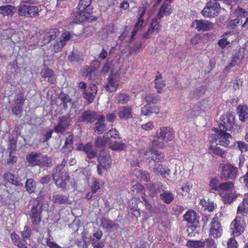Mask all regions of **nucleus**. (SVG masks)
Returning a JSON list of instances; mask_svg holds the SVG:
<instances>
[{"label": "nucleus", "mask_w": 248, "mask_h": 248, "mask_svg": "<svg viewBox=\"0 0 248 248\" xmlns=\"http://www.w3.org/2000/svg\"><path fill=\"white\" fill-rule=\"evenodd\" d=\"M71 35L69 32L64 33L60 38V43H64V46L65 45L67 42L70 40Z\"/></svg>", "instance_id": "052dcab7"}, {"label": "nucleus", "mask_w": 248, "mask_h": 248, "mask_svg": "<svg viewBox=\"0 0 248 248\" xmlns=\"http://www.w3.org/2000/svg\"><path fill=\"white\" fill-rule=\"evenodd\" d=\"M219 192L220 191H228L232 190L234 187L233 184L231 182H227L219 184Z\"/></svg>", "instance_id": "3c124183"}, {"label": "nucleus", "mask_w": 248, "mask_h": 248, "mask_svg": "<svg viewBox=\"0 0 248 248\" xmlns=\"http://www.w3.org/2000/svg\"><path fill=\"white\" fill-rule=\"evenodd\" d=\"M26 190L30 193H33L35 191L36 186L32 179L27 180L25 184Z\"/></svg>", "instance_id": "09e8293b"}, {"label": "nucleus", "mask_w": 248, "mask_h": 248, "mask_svg": "<svg viewBox=\"0 0 248 248\" xmlns=\"http://www.w3.org/2000/svg\"><path fill=\"white\" fill-rule=\"evenodd\" d=\"M209 186L210 190L218 191L219 184L218 179L215 177L211 178L209 184Z\"/></svg>", "instance_id": "864d4df0"}, {"label": "nucleus", "mask_w": 248, "mask_h": 248, "mask_svg": "<svg viewBox=\"0 0 248 248\" xmlns=\"http://www.w3.org/2000/svg\"><path fill=\"white\" fill-rule=\"evenodd\" d=\"M236 194L232 192H226L222 196L223 201L226 204H230L236 198Z\"/></svg>", "instance_id": "37998d69"}, {"label": "nucleus", "mask_w": 248, "mask_h": 248, "mask_svg": "<svg viewBox=\"0 0 248 248\" xmlns=\"http://www.w3.org/2000/svg\"><path fill=\"white\" fill-rule=\"evenodd\" d=\"M41 75L44 78H48V81L52 83H54L55 80L52 78L53 72L50 69H43L41 72Z\"/></svg>", "instance_id": "79ce46f5"}, {"label": "nucleus", "mask_w": 248, "mask_h": 248, "mask_svg": "<svg viewBox=\"0 0 248 248\" xmlns=\"http://www.w3.org/2000/svg\"><path fill=\"white\" fill-rule=\"evenodd\" d=\"M116 100L119 104H125L130 100V97L126 93H120L117 94Z\"/></svg>", "instance_id": "a18cd8bd"}, {"label": "nucleus", "mask_w": 248, "mask_h": 248, "mask_svg": "<svg viewBox=\"0 0 248 248\" xmlns=\"http://www.w3.org/2000/svg\"><path fill=\"white\" fill-rule=\"evenodd\" d=\"M230 230L233 236H239L245 231L246 220L244 217L237 215L230 224Z\"/></svg>", "instance_id": "7ed1b4c3"}, {"label": "nucleus", "mask_w": 248, "mask_h": 248, "mask_svg": "<svg viewBox=\"0 0 248 248\" xmlns=\"http://www.w3.org/2000/svg\"><path fill=\"white\" fill-rule=\"evenodd\" d=\"M42 207L38 204L33 206L30 214L31 222L33 224H38L41 220Z\"/></svg>", "instance_id": "4468645a"}, {"label": "nucleus", "mask_w": 248, "mask_h": 248, "mask_svg": "<svg viewBox=\"0 0 248 248\" xmlns=\"http://www.w3.org/2000/svg\"><path fill=\"white\" fill-rule=\"evenodd\" d=\"M78 149L86 152L90 159L93 158L96 155V153L92 151V145L91 143H88L85 145L80 144L78 146Z\"/></svg>", "instance_id": "393cba45"}, {"label": "nucleus", "mask_w": 248, "mask_h": 248, "mask_svg": "<svg viewBox=\"0 0 248 248\" xmlns=\"http://www.w3.org/2000/svg\"><path fill=\"white\" fill-rule=\"evenodd\" d=\"M118 116L121 119L127 120L133 117L132 108L129 106H124L120 108Z\"/></svg>", "instance_id": "5701e85b"}, {"label": "nucleus", "mask_w": 248, "mask_h": 248, "mask_svg": "<svg viewBox=\"0 0 248 248\" xmlns=\"http://www.w3.org/2000/svg\"><path fill=\"white\" fill-rule=\"evenodd\" d=\"M200 203L205 210H208L209 212H212L216 207V205H215L214 202L210 201L209 200L202 199L200 201Z\"/></svg>", "instance_id": "4c0bfd02"}, {"label": "nucleus", "mask_w": 248, "mask_h": 248, "mask_svg": "<svg viewBox=\"0 0 248 248\" xmlns=\"http://www.w3.org/2000/svg\"><path fill=\"white\" fill-rule=\"evenodd\" d=\"M174 138V132L169 126L161 127L157 135L152 141V145L158 148L165 147L166 143L171 141Z\"/></svg>", "instance_id": "f257e3e1"}, {"label": "nucleus", "mask_w": 248, "mask_h": 248, "mask_svg": "<svg viewBox=\"0 0 248 248\" xmlns=\"http://www.w3.org/2000/svg\"><path fill=\"white\" fill-rule=\"evenodd\" d=\"M109 148L113 151H122L126 148L125 143L119 141H111L109 143Z\"/></svg>", "instance_id": "e433bc0d"}, {"label": "nucleus", "mask_w": 248, "mask_h": 248, "mask_svg": "<svg viewBox=\"0 0 248 248\" xmlns=\"http://www.w3.org/2000/svg\"><path fill=\"white\" fill-rule=\"evenodd\" d=\"M83 76L89 80H95L97 76V71L95 68L88 67L83 72Z\"/></svg>", "instance_id": "72a5a7b5"}, {"label": "nucleus", "mask_w": 248, "mask_h": 248, "mask_svg": "<svg viewBox=\"0 0 248 248\" xmlns=\"http://www.w3.org/2000/svg\"><path fill=\"white\" fill-rule=\"evenodd\" d=\"M100 188L99 183L96 179H94L91 186V191H92L93 193H96L97 190L100 189Z\"/></svg>", "instance_id": "0e129e2a"}, {"label": "nucleus", "mask_w": 248, "mask_h": 248, "mask_svg": "<svg viewBox=\"0 0 248 248\" xmlns=\"http://www.w3.org/2000/svg\"><path fill=\"white\" fill-rule=\"evenodd\" d=\"M46 244L50 248H62L57 243L52 241L50 238H47L46 241Z\"/></svg>", "instance_id": "69168bd1"}, {"label": "nucleus", "mask_w": 248, "mask_h": 248, "mask_svg": "<svg viewBox=\"0 0 248 248\" xmlns=\"http://www.w3.org/2000/svg\"><path fill=\"white\" fill-rule=\"evenodd\" d=\"M223 229L217 217H214L210 225L209 234L215 238H217L222 235Z\"/></svg>", "instance_id": "9d476101"}, {"label": "nucleus", "mask_w": 248, "mask_h": 248, "mask_svg": "<svg viewBox=\"0 0 248 248\" xmlns=\"http://www.w3.org/2000/svg\"><path fill=\"white\" fill-rule=\"evenodd\" d=\"M142 96L148 104H156L160 100L159 95L150 93H147Z\"/></svg>", "instance_id": "58836bf2"}, {"label": "nucleus", "mask_w": 248, "mask_h": 248, "mask_svg": "<svg viewBox=\"0 0 248 248\" xmlns=\"http://www.w3.org/2000/svg\"><path fill=\"white\" fill-rule=\"evenodd\" d=\"M114 32V27L112 25H108L103 28L99 33V37L101 40H106L108 36Z\"/></svg>", "instance_id": "bb28decb"}, {"label": "nucleus", "mask_w": 248, "mask_h": 248, "mask_svg": "<svg viewBox=\"0 0 248 248\" xmlns=\"http://www.w3.org/2000/svg\"><path fill=\"white\" fill-rule=\"evenodd\" d=\"M59 34L60 31L57 29H52L45 32L42 38L44 45L48 44L51 40H54L59 35Z\"/></svg>", "instance_id": "aec40b11"}, {"label": "nucleus", "mask_w": 248, "mask_h": 248, "mask_svg": "<svg viewBox=\"0 0 248 248\" xmlns=\"http://www.w3.org/2000/svg\"><path fill=\"white\" fill-rule=\"evenodd\" d=\"M202 247L203 248H216V245L215 240L211 238H207L202 241Z\"/></svg>", "instance_id": "5fc2aeb1"}, {"label": "nucleus", "mask_w": 248, "mask_h": 248, "mask_svg": "<svg viewBox=\"0 0 248 248\" xmlns=\"http://www.w3.org/2000/svg\"><path fill=\"white\" fill-rule=\"evenodd\" d=\"M237 168L230 164H224L221 167L220 178L222 179H233L237 176Z\"/></svg>", "instance_id": "423d86ee"}, {"label": "nucleus", "mask_w": 248, "mask_h": 248, "mask_svg": "<svg viewBox=\"0 0 248 248\" xmlns=\"http://www.w3.org/2000/svg\"><path fill=\"white\" fill-rule=\"evenodd\" d=\"M92 0H80L78 5V15L76 18L79 22H82L89 17L90 13L85 11L91 3Z\"/></svg>", "instance_id": "1a4fd4ad"}, {"label": "nucleus", "mask_w": 248, "mask_h": 248, "mask_svg": "<svg viewBox=\"0 0 248 248\" xmlns=\"http://www.w3.org/2000/svg\"><path fill=\"white\" fill-rule=\"evenodd\" d=\"M101 226L104 229H109L116 226V224L112 221L105 218L102 220Z\"/></svg>", "instance_id": "6e6d98bb"}, {"label": "nucleus", "mask_w": 248, "mask_h": 248, "mask_svg": "<svg viewBox=\"0 0 248 248\" xmlns=\"http://www.w3.org/2000/svg\"><path fill=\"white\" fill-rule=\"evenodd\" d=\"M237 113L240 120L245 121L248 118V107L247 106H239L237 107Z\"/></svg>", "instance_id": "473e14b6"}, {"label": "nucleus", "mask_w": 248, "mask_h": 248, "mask_svg": "<svg viewBox=\"0 0 248 248\" xmlns=\"http://www.w3.org/2000/svg\"><path fill=\"white\" fill-rule=\"evenodd\" d=\"M160 199L166 203H170L174 199L172 193L169 191H164L160 195Z\"/></svg>", "instance_id": "a19ab883"}, {"label": "nucleus", "mask_w": 248, "mask_h": 248, "mask_svg": "<svg viewBox=\"0 0 248 248\" xmlns=\"http://www.w3.org/2000/svg\"><path fill=\"white\" fill-rule=\"evenodd\" d=\"M220 9V6L218 2L210 1L202 11V14L204 17H213L218 14Z\"/></svg>", "instance_id": "39448f33"}, {"label": "nucleus", "mask_w": 248, "mask_h": 248, "mask_svg": "<svg viewBox=\"0 0 248 248\" xmlns=\"http://www.w3.org/2000/svg\"><path fill=\"white\" fill-rule=\"evenodd\" d=\"M118 86V78L116 74H111L108 78V83L106 88L108 91L114 92Z\"/></svg>", "instance_id": "4be33fe9"}, {"label": "nucleus", "mask_w": 248, "mask_h": 248, "mask_svg": "<svg viewBox=\"0 0 248 248\" xmlns=\"http://www.w3.org/2000/svg\"><path fill=\"white\" fill-rule=\"evenodd\" d=\"M184 219L187 222L191 224H197L199 222V217L196 212L192 210L188 211L184 215Z\"/></svg>", "instance_id": "cd10ccee"}, {"label": "nucleus", "mask_w": 248, "mask_h": 248, "mask_svg": "<svg viewBox=\"0 0 248 248\" xmlns=\"http://www.w3.org/2000/svg\"><path fill=\"white\" fill-rule=\"evenodd\" d=\"M65 164L66 162L63 160L62 164L57 166L55 171L52 174L56 186L62 189L65 187L66 181L69 179L68 174L66 172L62 171Z\"/></svg>", "instance_id": "f03ea898"}, {"label": "nucleus", "mask_w": 248, "mask_h": 248, "mask_svg": "<svg viewBox=\"0 0 248 248\" xmlns=\"http://www.w3.org/2000/svg\"><path fill=\"white\" fill-rule=\"evenodd\" d=\"M99 166L107 170L110 167L111 164V159L109 154L102 151L99 154L98 158Z\"/></svg>", "instance_id": "dca6fc26"}, {"label": "nucleus", "mask_w": 248, "mask_h": 248, "mask_svg": "<svg viewBox=\"0 0 248 248\" xmlns=\"http://www.w3.org/2000/svg\"><path fill=\"white\" fill-rule=\"evenodd\" d=\"M107 133L109 134L111 138L121 139L118 131L115 128H112Z\"/></svg>", "instance_id": "774afa93"}, {"label": "nucleus", "mask_w": 248, "mask_h": 248, "mask_svg": "<svg viewBox=\"0 0 248 248\" xmlns=\"http://www.w3.org/2000/svg\"><path fill=\"white\" fill-rule=\"evenodd\" d=\"M243 59L242 55L239 54H236L232 58V59L230 64L227 67V69H230L233 66H235L240 63Z\"/></svg>", "instance_id": "de8ad7c7"}, {"label": "nucleus", "mask_w": 248, "mask_h": 248, "mask_svg": "<svg viewBox=\"0 0 248 248\" xmlns=\"http://www.w3.org/2000/svg\"><path fill=\"white\" fill-rule=\"evenodd\" d=\"M192 26L199 31L211 30L214 26L213 23L204 20H195Z\"/></svg>", "instance_id": "ddd939ff"}, {"label": "nucleus", "mask_w": 248, "mask_h": 248, "mask_svg": "<svg viewBox=\"0 0 248 248\" xmlns=\"http://www.w3.org/2000/svg\"><path fill=\"white\" fill-rule=\"evenodd\" d=\"M210 154L217 155L222 158H226L227 153L217 146L210 145L208 148Z\"/></svg>", "instance_id": "f704fd0d"}, {"label": "nucleus", "mask_w": 248, "mask_h": 248, "mask_svg": "<svg viewBox=\"0 0 248 248\" xmlns=\"http://www.w3.org/2000/svg\"><path fill=\"white\" fill-rule=\"evenodd\" d=\"M105 117L103 115L99 116L97 121L94 124V129L95 132H97L100 134L103 133L106 129V124L104 123Z\"/></svg>", "instance_id": "a878e982"}, {"label": "nucleus", "mask_w": 248, "mask_h": 248, "mask_svg": "<svg viewBox=\"0 0 248 248\" xmlns=\"http://www.w3.org/2000/svg\"><path fill=\"white\" fill-rule=\"evenodd\" d=\"M186 246L191 248H202V241H187Z\"/></svg>", "instance_id": "4d7b16f0"}, {"label": "nucleus", "mask_w": 248, "mask_h": 248, "mask_svg": "<svg viewBox=\"0 0 248 248\" xmlns=\"http://www.w3.org/2000/svg\"><path fill=\"white\" fill-rule=\"evenodd\" d=\"M16 10V7L11 5L0 6V13L3 16H12Z\"/></svg>", "instance_id": "c85d7f7f"}, {"label": "nucleus", "mask_w": 248, "mask_h": 248, "mask_svg": "<svg viewBox=\"0 0 248 248\" xmlns=\"http://www.w3.org/2000/svg\"><path fill=\"white\" fill-rule=\"evenodd\" d=\"M155 146L152 145V147L149 150H147L144 153V155L146 159L154 161L156 162H161L163 161L165 155L160 151L155 150L153 148Z\"/></svg>", "instance_id": "f8f14e48"}, {"label": "nucleus", "mask_w": 248, "mask_h": 248, "mask_svg": "<svg viewBox=\"0 0 248 248\" xmlns=\"http://www.w3.org/2000/svg\"><path fill=\"white\" fill-rule=\"evenodd\" d=\"M141 128L145 131L151 130L154 127V124L153 122H149L141 126Z\"/></svg>", "instance_id": "338daca9"}, {"label": "nucleus", "mask_w": 248, "mask_h": 248, "mask_svg": "<svg viewBox=\"0 0 248 248\" xmlns=\"http://www.w3.org/2000/svg\"><path fill=\"white\" fill-rule=\"evenodd\" d=\"M155 88L157 89V93H161V89L165 87L166 83L161 75H157L155 77Z\"/></svg>", "instance_id": "ea45409f"}, {"label": "nucleus", "mask_w": 248, "mask_h": 248, "mask_svg": "<svg viewBox=\"0 0 248 248\" xmlns=\"http://www.w3.org/2000/svg\"><path fill=\"white\" fill-rule=\"evenodd\" d=\"M31 233V230L28 227L25 226L24 227V229L22 232V235L23 237L24 241L29 238Z\"/></svg>", "instance_id": "bf43d9fd"}, {"label": "nucleus", "mask_w": 248, "mask_h": 248, "mask_svg": "<svg viewBox=\"0 0 248 248\" xmlns=\"http://www.w3.org/2000/svg\"><path fill=\"white\" fill-rule=\"evenodd\" d=\"M60 98L62 102L63 106L66 108L67 107V104L70 103L71 99L69 96L65 94H61L60 96Z\"/></svg>", "instance_id": "680f3d73"}, {"label": "nucleus", "mask_w": 248, "mask_h": 248, "mask_svg": "<svg viewBox=\"0 0 248 248\" xmlns=\"http://www.w3.org/2000/svg\"><path fill=\"white\" fill-rule=\"evenodd\" d=\"M234 14L237 17L232 20V24L234 26L241 25L243 22L242 18H246L245 22L242 25V27L244 28L246 26L248 22V12L242 8H238L235 10Z\"/></svg>", "instance_id": "9b49d317"}, {"label": "nucleus", "mask_w": 248, "mask_h": 248, "mask_svg": "<svg viewBox=\"0 0 248 248\" xmlns=\"http://www.w3.org/2000/svg\"><path fill=\"white\" fill-rule=\"evenodd\" d=\"M64 46V43H60V40L57 41L50 46V49L53 53H57L62 50Z\"/></svg>", "instance_id": "8fccbe9b"}, {"label": "nucleus", "mask_w": 248, "mask_h": 248, "mask_svg": "<svg viewBox=\"0 0 248 248\" xmlns=\"http://www.w3.org/2000/svg\"><path fill=\"white\" fill-rule=\"evenodd\" d=\"M41 157L39 158V166L43 167H48L51 163V159L46 155L40 154Z\"/></svg>", "instance_id": "603ef678"}, {"label": "nucleus", "mask_w": 248, "mask_h": 248, "mask_svg": "<svg viewBox=\"0 0 248 248\" xmlns=\"http://www.w3.org/2000/svg\"><path fill=\"white\" fill-rule=\"evenodd\" d=\"M70 122V119L69 116H62L59 118L58 124L54 128L55 132L57 133H62L68 128Z\"/></svg>", "instance_id": "a211bd4d"}, {"label": "nucleus", "mask_w": 248, "mask_h": 248, "mask_svg": "<svg viewBox=\"0 0 248 248\" xmlns=\"http://www.w3.org/2000/svg\"><path fill=\"white\" fill-rule=\"evenodd\" d=\"M108 133H105L104 136L101 137H98L95 140V145L97 147H103L105 146L109 140V138L107 137Z\"/></svg>", "instance_id": "c03bdc74"}, {"label": "nucleus", "mask_w": 248, "mask_h": 248, "mask_svg": "<svg viewBox=\"0 0 248 248\" xmlns=\"http://www.w3.org/2000/svg\"><path fill=\"white\" fill-rule=\"evenodd\" d=\"M41 157L40 154L32 153L27 156L26 159L28 162L32 166H39V158Z\"/></svg>", "instance_id": "2f4dec72"}, {"label": "nucleus", "mask_w": 248, "mask_h": 248, "mask_svg": "<svg viewBox=\"0 0 248 248\" xmlns=\"http://www.w3.org/2000/svg\"><path fill=\"white\" fill-rule=\"evenodd\" d=\"M73 135L72 134L70 135L67 137L65 142L64 147L67 148L70 151L73 149Z\"/></svg>", "instance_id": "13d9d810"}, {"label": "nucleus", "mask_w": 248, "mask_h": 248, "mask_svg": "<svg viewBox=\"0 0 248 248\" xmlns=\"http://www.w3.org/2000/svg\"><path fill=\"white\" fill-rule=\"evenodd\" d=\"M212 142H215L217 144H219L224 147H228L230 144L231 136L225 131L219 130L218 134H213L211 136Z\"/></svg>", "instance_id": "6e6552de"}, {"label": "nucleus", "mask_w": 248, "mask_h": 248, "mask_svg": "<svg viewBox=\"0 0 248 248\" xmlns=\"http://www.w3.org/2000/svg\"><path fill=\"white\" fill-rule=\"evenodd\" d=\"M51 201L56 203L59 204H70L71 202L69 200V197L66 195L61 194H56L53 195L52 197Z\"/></svg>", "instance_id": "c756f323"}, {"label": "nucleus", "mask_w": 248, "mask_h": 248, "mask_svg": "<svg viewBox=\"0 0 248 248\" xmlns=\"http://www.w3.org/2000/svg\"><path fill=\"white\" fill-rule=\"evenodd\" d=\"M40 10L36 6L21 4L19 6L18 13L19 16L33 17L39 16Z\"/></svg>", "instance_id": "20e7f679"}, {"label": "nucleus", "mask_w": 248, "mask_h": 248, "mask_svg": "<svg viewBox=\"0 0 248 248\" xmlns=\"http://www.w3.org/2000/svg\"><path fill=\"white\" fill-rule=\"evenodd\" d=\"M97 118L96 113L93 111H86L84 112L81 117H79L78 122H85L92 123Z\"/></svg>", "instance_id": "b1692460"}, {"label": "nucleus", "mask_w": 248, "mask_h": 248, "mask_svg": "<svg viewBox=\"0 0 248 248\" xmlns=\"http://www.w3.org/2000/svg\"><path fill=\"white\" fill-rule=\"evenodd\" d=\"M4 179L8 182L17 186H22V183L17 177L10 172H7L4 174L3 176Z\"/></svg>", "instance_id": "c9c22d12"}, {"label": "nucleus", "mask_w": 248, "mask_h": 248, "mask_svg": "<svg viewBox=\"0 0 248 248\" xmlns=\"http://www.w3.org/2000/svg\"><path fill=\"white\" fill-rule=\"evenodd\" d=\"M237 147L241 152H246L248 149V145L243 141H238Z\"/></svg>", "instance_id": "e2e57ef3"}, {"label": "nucleus", "mask_w": 248, "mask_h": 248, "mask_svg": "<svg viewBox=\"0 0 248 248\" xmlns=\"http://www.w3.org/2000/svg\"><path fill=\"white\" fill-rule=\"evenodd\" d=\"M158 112L159 108H157V111L153 110L151 107L148 105H145L141 108V114L144 116H150L154 113L158 114Z\"/></svg>", "instance_id": "49530a36"}, {"label": "nucleus", "mask_w": 248, "mask_h": 248, "mask_svg": "<svg viewBox=\"0 0 248 248\" xmlns=\"http://www.w3.org/2000/svg\"><path fill=\"white\" fill-rule=\"evenodd\" d=\"M234 124V117L231 113L222 115L220 118V122L218 124L219 130L230 131Z\"/></svg>", "instance_id": "0eeeda50"}, {"label": "nucleus", "mask_w": 248, "mask_h": 248, "mask_svg": "<svg viewBox=\"0 0 248 248\" xmlns=\"http://www.w3.org/2000/svg\"><path fill=\"white\" fill-rule=\"evenodd\" d=\"M162 0H157V3H159ZM173 0H165V2L162 4L159 9L157 14V17L161 18L164 16H167L170 15L172 11V8L170 5L168 3L171 2Z\"/></svg>", "instance_id": "2eb2a0df"}, {"label": "nucleus", "mask_w": 248, "mask_h": 248, "mask_svg": "<svg viewBox=\"0 0 248 248\" xmlns=\"http://www.w3.org/2000/svg\"><path fill=\"white\" fill-rule=\"evenodd\" d=\"M248 214V199H244L242 202L239 204L237 209V214L246 216Z\"/></svg>", "instance_id": "7c9ffc66"}, {"label": "nucleus", "mask_w": 248, "mask_h": 248, "mask_svg": "<svg viewBox=\"0 0 248 248\" xmlns=\"http://www.w3.org/2000/svg\"><path fill=\"white\" fill-rule=\"evenodd\" d=\"M97 87L94 84H91L89 88L85 90L83 93V97L89 103H92L96 95Z\"/></svg>", "instance_id": "412c9836"}, {"label": "nucleus", "mask_w": 248, "mask_h": 248, "mask_svg": "<svg viewBox=\"0 0 248 248\" xmlns=\"http://www.w3.org/2000/svg\"><path fill=\"white\" fill-rule=\"evenodd\" d=\"M161 29V26L159 22L156 19L154 18L151 21L150 27L147 31L143 34L144 38L148 39L151 37L153 34L158 33Z\"/></svg>", "instance_id": "f3484780"}, {"label": "nucleus", "mask_w": 248, "mask_h": 248, "mask_svg": "<svg viewBox=\"0 0 248 248\" xmlns=\"http://www.w3.org/2000/svg\"><path fill=\"white\" fill-rule=\"evenodd\" d=\"M139 12H140V13L139 14L138 21L135 25L134 28L132 31L130 41H131L134 39V37L136 35L137 31L141 28L142 24L143 23L144 19L143 17L145 13V8L142 7L141 11L140 10Z\"/></svg>", "instance_id": "6ab92c4d"}]
</instances>
